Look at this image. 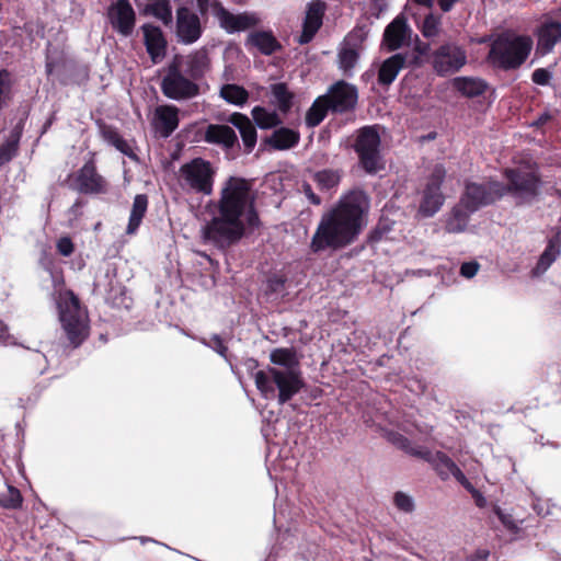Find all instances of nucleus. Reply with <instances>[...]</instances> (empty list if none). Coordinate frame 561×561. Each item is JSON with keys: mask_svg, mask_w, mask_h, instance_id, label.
<instances>
[{"mask_svg": "<svg viewBox=\"0 0 561 561\" xmlns=\"http://www.w3.org/2000/svg\"><path fill=\"white\" fill-rule=\"evenodd\" d=\"M433 68L438 76L459 71L467 62L466 50L456 43H445L433 53Z\"/></svg>", "mask_w": 561, "mask_h": 561, "instance_id": "11", "label": "nucleus"}, {"mask_svg": "<svg viewBox=\"0 0 561 561\" xmlns=\"http://www.w3.org/2000/svg\"><path fill=\"white\" fill-rule=\"evenodd\" d=\"M203 34L199 16L186 7L176 10V36L180 43L191 45Z\"/></svg>", "mask_w": 561, "mask_h": 561, "instance_id": "14", "label": "nucleus"}, {"mask_svg": "<svg viewBox=\"0 0 561 561\" xmlns=\"http://www.w3.org/2000/svg\"><path fill=\"white\" fill-rule=\"evenodd\" d=\"M272 102L277 106L279 112L286 114L293 106L294 93L289 91L288 87L284 82L271 84Z\"/></svg>", "mask_w": 561, "mask_h": 561, "instance_id": "33", "label": "nucleus"}, {"mask_svg": "<svg viewBox=\"0 0 561 561\" xmlns=\"http://www.w3.org/2000/svg\"><path fill=\"white\" fill-rule=\"evenodd\" d=\"M75 190L81 194L98 195L107 192V182L100 175L93 162H87L75 178Z\"/></svg>", "mask_w": 561, "mask_h": 561, "instance_id": "16", "label": "nucleus"}, {"mask_svg": "<svg viewBox=\"0 0 561 561\" xmlns=\"http://www.w3.org/2000/svg\"><path fill=\"white\" fill-rule=\"evenodd\" d=\"M245 46L255 47L264 56H271L283 48L272 31H255L250 33L247 37Z\"/></svg>", "mask_w": 561, "mask_h": 561, "instance_id": "23", "label": "nucleus"}, {"mask_svg": "<svg viewBox=\"0 0 561 561\" xmlns=\"http://www.w3.org/2000/svg\"><path fill=\"white\" fill-rule=\"evenodd\" d=\"M10 75L7 70L0 71V93H4V90L9 85Z\"/></svg>", "mask_w": 561, "mask_h": 561, "instance_id": "60", "label": "nucleus"}, {"mask_svg": "<svg viewBox=\"0 0 561 561\" xmlns=\"http://www.w3.org/2000/svg\"><path fill=\"white\" fill-rule=\"evenodd\" d=\"M531 48L533 39L529 36L504 32L491 43L488 61L500 70H515L526 61Z\"/></svg>", "mask_w": 561, "mask_h": 561, "instance_id": "4", "label": "nucleus"}, {"mask_svg": "<svg viewBox=\"0 0 561 561\" xmlns=\"http://www.w3.org/2000/svg\"><path fill=\"white\" fill-rule=\"evenodd\" d=\"M179 126V110L173 105L156 108V128L162 137H169Z\"/></svg>", "mask_w": 561, "mask_h": 561, "instance_id": "25", "label": "nucleus"}, {"mask_svg": "<svg viewBox=\"0 0 561 561\" xmlns=\"http://www.w3.org/2000/svg\"><path fill=\"white\" fill-rule=\"evenodd\" d=\"M434 454L431 449L424 446L414 445L413 449H411L410 456H413L415 458H420L428 463H431Z\"/></svg>", "mask_w": 561, "mask_h": 561, "instance_id": "53", "label": "nucleus"}, {"mask_svg": "<svg viewBox=\"0 0 561 561\" xmlns=\"http://www.w3.org/2000/svg\"><path fill=\"white\" fill-rule=\"evenodd\" d=\"M227 122L233 126V128L238 129L242 144L244 147V152L250 153L257 141V133L252 121L242 113H232Z\"/></svg>", "mask_w": 561, "mask_h": 561, "instance_id": "21", "label": "nucleus"}, {"mask_svg": "<svg viewBox=\"0 0 561 561\" xmlns=\"http://www.w3.org/2000/svg\"><path fill=\"white\" fill-rule=\"evenodd\" d=\"M313 181L320 191L330 192L339 186L341 172L332 169L320 170L313 174Z\"/></svg>", "mask_w": 561, "mask_h": 561, "instance_id": "38", "label": "nucleus"}, {"mask_svg": "<svg viewBox=\"0 0 561 561\" xmlns=\"http://www.w3.org/2000/svg\"><path fill=\"white\" fill-rule=\"evenodd\" d=\"M299 140L300 134L298 130L288 127H279L276 128L265 141L276 150H288L297 146Z\"/></svg>", "mask_w": 561, "mask_h": 561, "instance_id": "27", "label": "nucleus"}, {"mask_svg": "<svg viewBox=\"0 0 561 561\" xmlns=\"http://www.w3.org/2000/svg\"><path fill=\"white\" fill-rule=\"evenodd\" d=\"M254 381L265 399L277 398L279 404H285L305 386L301 371L282 370L268 367L266 370L254 373Z\"/></svg>", "mask_w": 561, "mask_h": 561, "instance_id": "5", "label": "nucleus"}, {"mask_svg": "<svg viewBox=\"0 0 561 561\" xmlns=\"http://www.w3.org/2000/svg\"><path fill=\"white\" fill-rule=\"evenodd\" d=\"M440 24L442 22L439 15L428 13L424 18L420 31L425 38H434L440 32Z\"/></svg>", "mask_w": 561, "mask_h": 561, "instance_id": "45", "label": "nucleus"}, {"mask_svg": "<svg viewBox=\"0 0 561 561\" xmlns=\"http://www.w3.org/2000/svg\"><path fill=\"white\" fill-rule=\"evenodd\" d=\"M213 14L219 26L228 34H234L250 30L261 23V18L255 12L244 11L238 14L226 9L219 0L213 1Z\"/></svg>", "mask_w": 561, "mask_h": 561, "instance_id": "10", "label": "nucleus"}, {"mask_svg": "<svg viewBox=\"0 0 561 561\" xmlns=\"http://www.w3.org/2000/svg\"><path fill=\"white\" fill-rule=\"evenodd\" d=\"M286 277L280 274H273L267 278L266 282V294L278 295L285 290Z\"/></svg>", "mask_w": 561, "mask_h": 561, "instance_id": "47", "label": "nucleus"}, {"mask_svg": "<svg viewBox=\"0 0 561 561\" xmlns=\"http://www.w3.org/2000/svg\"><path fill=\"white\" fill-rule=\"evenodd\" d=\"M57 250L64 256H69L73 252V243L67 238H60L57 242Z\"/></svg>", "mask_w": 561, "mask_h": 561, "instance_id": "56", "label": "nucleus"}, {"mask_svg": "<svg viewBox=\"0 0 561 561\" xmlns=\"http://www.w3.org/2000/svg\"><path fill=\"white\" fill-rule=\"evenodd\" d=\"M446 178V170L443 164H436L428 178L427 184L425 187L442 191V185Z\"/></svg>", "mask_w": 561, "mask_h": 561, "instance_id": "46", "label": "nucleus"}, {"mask_svg": "<svg viewBox=\"0 0 561 561\" xmlns=\"http://www.w3.org/2000/svg\"><path fill=\"white\" fill-rule=\"evenodd\" d=\"M559 254H560L559 247L553 242V240H549L546 249L539 256V260H538L536 266L533 268V274L536 276L543 274L551 266V264L557 260Z\"/></svg>", "mask_w": 561, "mask_h": 561, "instance_id": "40", "label": "nucleus"}, {"mask_svg": "<svg viewBox=\"0 0 561 561\" xmlns=\"http://www.w3.org/2000/svg\"><path fill=\"white\" fill-rule=\"evenodd\" d=\"M530 496H531V508L538 516L545 517L551 513L550 501L543 502L533 491H530Z\"/></svg>", "mask_w": 561, "mask_h": 561, "instance_id": "50", "label": "nucleus"}, {"mask_svg": "<svg viewBox=\"0 0 561 561\" xmlns=\"http://www.w3.org/2000/svg\"><path fill=\"white\" fill-rule=\"evenodd\" d=\"M23 497L19 489L7 486L5 492L0 493V506L7 510H18L22 506Z\"/></svg>", "mask_w": 561, "mask_h": 561, "instance_id": "44", "label": "nucleus"}, {"mask_svg": "<svg viewBox=\"0 0 561 561\" xmlns=\"http://www.w3.org/2000/svg\"><path fill=\"white\" fill-rule=\"evenodd\" d=\"M16 150V142L8 141L0 147V165L9 162Z\"/></svg>", "mask_w": 561, "mask_h": 561, "instance_id": "51", "label": "nucleus"}, {"mask_svg": "<svg viewBox=\"0 0 561 561\" xmlns=\"http://www.w3.org/2000/svg\"><path fill=\"white\" fill-rule=\"evenodd\" d=\"M506 183L489 179L483 182L466 181L460 199L470 210L492 205L508 195L515 206H530L538 201L541 190V179L534 171L520 168H506L503 171Z\"/></svg>", "mask_w": 561, "mask_h": 561, "instance_id": "3", "label": "nucleus"}, {"mask_svg": "<svg viewBox=\"0 0 561 561\" xmlns=\"http://www.w3.org/2000/svg\"><path fill=\"white\" fill-rule=\"evenodd\" d=\"M489 557V551L479 550L476 554L470 557V561H486Z\"/></svg>", "mask_w": 561, "mask_h": 561, "instance_id": "64", "label": "nucleus"}, {"mask_svg": "<svg viewBox=\"0 0 561 561\" xmlns=\"http://www.w3.org/2000/svg\"><path fill=\"white\" fill-rule=\"evenodd\" d=\"M213 1L214 0H196L197 9L202 15H206L210 9L213 10Z\"/></svg>", "mask_w": 561, "mask_h": 561, "instance_id": "58", "label": "nucleus"}, {"mask_svg": "<svg viewBox=\"0 0 561 561\" xmlns=\"http://www.w3.org/2000/svg\"><path fill=\"white\" fill-rule=\"evenodd\" d=\"M453 87L463 96L477 98L482 95L488 85L484 80L471 77H457L453 80Z\"/></svg>", "mask_w": 561, "mask_h": 561, "instance_id": "28", "label": "nucleus"}, {"mask_svg": "<svg viewBox=\"0 0 561 561\" xmlns=\"http://www.w3.org/2000/svg\"><path fill=\"white\" fill-rule=\"evenodd\" d=\"M59 320L73 347H78L89 333L88 314L81 307L79 298L72 291L60 296L58 301Z\"/></svg>", "mask_w": 561, "mask_h": 561, "instance_id": "6", "label": "nucleus"}, {"mask_svg": "<svg viewBox=\"0 0 561 561\" xmlns=\"http://www.w3.org/2000/svg\"><path fill=\"white\" fill-rule=\"evenodd\" d=\"M83 202L81 199H77L75 204L69 208V214L73 217H78L80 215L79 209L83 206Z\"/></svg>", "mask_w": 561, "mask_h": 561, "instance_id": "63", "label": "nucleus"}, {"mask_svg": "<svg viewBox=\"0 0 561 561\" xmlns=\"http://www.w3.org/2000/svg\"><path fill=\"white\" fill-rule=\"evenodd\" d=\"M552 78V73L546 68H537L531 75V80L538 85H547Z\"/></svg>", "mask_w": 561, "mask_h": 561, "instance_id": "52", "label": "nucleus"}, {"mask_svg": "<svg viewBox=\"0 0 561 561\" xmlns=\"http://www.w3.org/2000/svg\"><path fill=\"white\" fill-rule=\"evenodd\" d=\"M407 438L408 437L403 436L400 433H391L389 435L390 442L398 448H400V446L405 442Z\"/></svg>", "mask_w": 561, "mask_h": 561, "instance_id": "59", "label": "nucleus"}, {"mask_svg": "<svg viewBox=\"0 0 561 561\" xmlns=\"http://www.w3.org/2000/svg\"><path fill=\"white\" fill-rule=\"evenodd\" d=\"M407 64V55L402 53L394 54L385 59L378 71V83L382 87H389L397 78L398 73Z\"/></svg>", "mask_w": 561, "mask_h": 561, "instance_id": "24", "label": "nucleus"}, {"mask_svg": "<svg viewBox=\"0 0 561 561\" xmlns=\"http://www.w3.org/2000/svg\"><path fill=\"white\" fill-rule=\"evenodd\" d=\"M480 265L476 261L465 262L460 266V275L466 278H472L479 271Z\"/></svg>", "mask_w": 561, "mask_h": 561, "instance_id": "55", "label": "nucleus"}, {"mask_svg": "<svg viewBox=\"0 0 561 561\" xmlns=\"http://www.w3.org/2000/svg\"><path fill=\"white\" fill-rule=\"evenodd\" d=\"M204 140L207 144L221 147L225 151L240 149V144L232 125L209 124L204 130Z\"/></svg>", "mask_w": 561, "mask_h": 561, "instance_id": "17", "label": "nucleus"}, {"mask_svg": "<svg viewBox=\"0 0 561 561\" xmlns=\"http://www.w3.org/2000/svg\"><path fill=\"white\" fill-rule=\"evenodd\" d=\"M144 42L151 60L157 64L165 55L167 41L159 26L152 24H144Z\"/></svg>", "mask_w": 561, "mask_h": 561, "instance_id": "20", "label": "nucleus"}, {"mask_svg": "<svg viewBox=\"0 0 561 561\" xmlns=\"http://www.w3.org/2000/svg\"><path fill=\"white\" fill-rule=\"evenodd\" d=\"M142 13L152 15L161 21L165 26L173 23L172 5L170 0H149L145 5Z\"/></svg>", "mask_w": 561, "mask_h": 561, "instance_id": "31", "label": "nucleus"}, {"mask_svg": "<svg viewBox=\"0 0 561 561\" xmlns=\"http://www.w3.org/2000/svg\"><path fill=\"white\" fill-rule=\"evenodd\" d=\"M111 27L124 37L133 34L136 25V12L129 0H117L106 11Z\"/></svg>", "mask_w": 561, "mask_h": 561, "instance_id": "13", "label": "nucleus"}, {"mask_svg": "<svg viewBox=\"0 0 561 561\" xmlns=\"http://www.w3.org/2000/svg\"><path fill=\"white\" fill-rule=\"evenodd\" d=\"M352 148L358 157L359 165L366 173L376 174L383 168L378 125H368L357 129Z\"/></svg>", "mask_w": 561, "mask_h": 561, "instance_id": "7", "label": "nucleus"}, {"mask_svg": "<svg viewBox=\"0 0 561 561\" xmlns=\"http://www.w3.org/2000/svg\"><path fill=\"white\" fill-rule=\"evenodd\" d=\"M393 503L399 511L404 513H412L415 507L412 496L402 491L394 493Z\"/></svg>", "mask_w": 561, "mask_h": 561, "instance_id": "48", "label": "nucleus"}, {"mask_svg": "<svg viewBox=\"0 0 561 561\" xmlns=\"http://www.w3.org/2000/svg\"><path fill=\"white\" fill-rule=\"evenodd\" d=\"M450 476H453L460 484L467 482V478L463 474V472L459 469L458 466L450 472Z\"/></svg>", "mask_w": 561, "mask_h": 561, "instance_id": "62", "label": "nucleus"}, {"mask_svg": "<svg viewBox=\"0 0 561 561\" xmlns=\"http://www.w3.org/2000/svg\"><path fill=\"white\" fill-rule=\"evenodd\" d=\"M537 35V53L540 55L551 53L556 44L561 41V22L553 20L543 22Z\"/></svg>", "mask_w": 561, "mask_h": 561, "instance_id": "22", "label": "nucleus"}, {"mask_svg": "<svg viewBox=\"0 0 561 561\" xmlns=\"http://www.w3.org/2000/svg\"><path fill=\"white\" fill-rule=\"evenodd\" d=\"M181 70L197 81L204 78L205 73L209 70L210 60L206 49H198L187 55L183 60L175 61Z\"/></svg>", "mask_w": 561, "mask_h": 561, "instance_id": "19", "label": "nucleus"}, {"mask_svg": "<svg viewBox=\"0 0 561 561\" xmlns=\"http://www.w3.org/2000/svg\"><path fill=\"white\" fill-rule=\"evenodd\" d=\"M148 208V196L145 194H138L135 196L128 225L126 228L127 234H134L138 230L142 218L145 217Z\"/></svg>", "mask_w": 561, "mask_h": 561, "instance_id": "32", "label": "nucleus"}, {"mask_svg": "<svg viewBox=\"0 0 561 561\" xmlns=\"http://www.w3.org/2000/svg\"><path fill=\"white\" fill-rule=\"evenodd\" d=\"M325 8L327 4L323 0H312L308 5L304 25L313 28V32H318L322 25Z\"/></svg>", "mask_w": 561, "mask_h": 561, "instance_id": "36", "label": "nucleus"}, {"mask_svg": "<svg viewBox=\"0 0 561 561\" xmlns=\"http://www.w3.org/2000/svg\"><path fill=\"white\" fill-rule=\"evenodd\" d=\"M370 201L363 190H352L320 218L310 241L313 253L336 252L352 244L365 226Z\"/></svg>", "mask_w": 561, "mask_h": 561, "instance_id": "2", "label": "nucleus"}, {"mask_svg": "<svg viewBox=\"0 0 561 561\" xmlns=\"http://www.w3.org/2000/svg\"><path fill=\"white\" fill-rule=\"evenodd\" d=\"M445 196L442 191H434L432 188H424L423 197L419 207V213L422 217H433L444 205Z\"/></svg>", "mask_w": 561, "mask_h": 561, "instance_id": "30", "label": "nucleus"}, {"mask_svg": "<svg viewBox=\"0 0 561 561\" xmlns=\"http://www.w3.org/2000/svg\"><path fill=\"white\" fill-rule=\"evenodd\" d=\"M316 34L317 32H313V28L302 24V32L298 39L299 44H308L309 42L312 41Z\"/></svg>", "mask_w": 561, "mask_h": 561, "instance_id": "57", "label": "nucleus"}, {"mask_svg": "<svg viewBox=\"0 0 561 561\" xmlns=\"http://www.w3.org/2000/svg\"><path fill=\"white\" fill-rule=\"evenodd\" d=\"M366 38V33L363 28H354L348 33L344 41V46L339 51V66L346 77L353 76L359 58V47Z\"/></svg>", "mask_w": 561, "mask_h": 561, "instance_id": "15", "label": "nucleus"}, {"mask_svg": "<svg viewBox=\"0 0 561 561\" xmlns=\"http://www.w3.org/2000/svg\"><path fill=\"white\" fill-rule=\"evenodd\" d=\"M323 98L327 101V105L330 106L331 112L343 114L355 108L358 92L354 84L340 80L329 88Z\"/></svg>", "mask_w": 561, "mask_h": 561, "instance_id": "12", "label": "nucleus"}, {"mask_svg": "<svg viewBox=\"0 0 561 561\" xmlns=\"http://www.w3.org/2000/svg\"><path fill=\"white\" fill-rule=\"evenodd\" d=\"M251 114L255 125L261 129L274 128L282 124V118L275 111H268L263 106H254Z\"/></svg>", "mask_w": 561, "mask_h": 561, "instance_id": "35", "label": "nucleus"}, {"mask_svg": "<svg viewBox=\"0 0 561 561\" xmlns=\"http://www.w3.org/2000/svg\"><path fill=\"white\" fill-rule=\"evenodd\" d=\"M442 480H447L456 468L455 461L443 451H435L431 463Z\"/></svg>", "mask_w": 561, "mask_h": 561, "instance_id": "43", "label": "nucleus"}, {"mask_svg": "<svg viewBox=\"0 0 561 561\" xmlns=\"http://www.w3.org/2000/svg\"><path fill=\"white\" fill-rule=\"evenodd\" d=\"M411 36V28L407 23L403 14L396 16L385 28L382 42L388 50H397L401 48Z\"/></svg>", "mask_w": 561, "mask_h": 561, "instance_id": "18", "label": "nucleus"}, {"mask_svg": "<svg viewBox=\"0 0 561 561\" xmlns=\"http://www.w3.org/2000/svg\"><path fill=\"white\" fill-rule=\"evenodd\" d=\"M215 176L213 163L198 157L180 167L179 184L186 192L208 196L213 193Z\"/></svg>", "mask_w": 561, "mask_h": 561, "instance_id": "8", "label": "nucleus"}, {"mask_svg": "<svg viewBox=\"0 0 561 561\" xmlns=\"http://www.w3.org/2000/svg\"><path fill=\"white\" fill-rule=\"evenodd\" d=\"M102 137L107 144L115 147L123 154L131 159H137L130 145L121 136L116 128L112 126H104L102 128Z\"/></svg>", "mask_w": 561, "mask_h": 561, "instance_id": "34", "label": "nucleus"}, {"mask_svg": "<svg viewBox=\"0 0 561 561\" xmlns=\"http://www.w3.org/2000/svg\"><path fill=\"white\" fill-rule=\"evenodd\" d=\"M300 192L304 193L310 204L318 206L322 203L320 196L313 192L312 186L309 183L304 182L301 184Z\"/></svg>", "mask_w": 561, "mask_h": 561, "instance_id": "54", "label": "nucleus"}, {"mask_svg": "<svg viewBox=\"0 0 561 561\" xmlns=\"http://www.w3.org/2000/svg\"><path fill=\"white\" fill-rule=\"evenodd\" d=\"M458 0H438V5L443 12H449Z\"/></svg>", "mask_w": 561, "mask_h": 561, "instance_id": "61", "label": "nucleus"}, {"mask_svg": "<svg viewBox=\"0 0 561 561\" xmlns=\"http://www.w3.org/2000/svg\"><path fill=\"white\" fill-rule=\"evenodd\" d=\"M198 341L206 347L211 348L220 357H222L229 364L231 370L234 373L232 356L231 354H229L228 346L225 344L224 340L219 334H211L209 339L199 337Z\"/></svg>", "mask_w": 561, "mask_h": 561, "instance_id": "42", "label": "nucleus"}, {"mask_svg": "<svg viewBox=\"0 0 561 561\" xmlns=\"http://www.w3.org/2000/svg\"><path fill=\"white\" fill-rule=\"evenodd\" d=\"M329 111L330 106L327 105V101L323 95L319 96L307 111L305 118L306 125L308 127L318 126L325 118Z\"/></svg>", "mask_w": 561, "mask_h": 561, "instance_id": "39", "label": "nucleus"}, {"mask_svg": "<svg viewBox=\"0 0 561 561\" xmlns=\"http://www.w3.org/2000/svg\"><path fill=\"white\" fill-rule=\"evenodd\" d=\"M474 213V210H470V208L459 199L446 219L445 230L449 233L463 232L468 227L471 215Z\"/></svg>", "mask_w": 561, "mask_h": 561, "instance_id": "26", "label": "nucleus"}, {"mask_svg": "<svg viewBox=\"0 0 561 561\" xmlns=\"http://www.w3.org/2000/svg\"><path fill=\"white\" fill-rule=\"evenodd\" d=\"M270 360L274 365L282 367V370L301 371L299 358L294 348H274L270 354Z\"/></svg>", "mask_w": 561, "mask_h": 561, "instance_id": "29", "label": "nucleus"}, {"mask_svg": "<svg viewBox=\"0 0 561 561\" xmlns=\"http://www.w3.org/2000/svg\"><path fill=\"white\" fill-rule=\"evenodd\" d=\"M161 90L167 98L175 101L191 100L199 94V85L176 62L169 66L161 81Z\"/></svg>", "mask_w": 561, "mask_h": 561, "instance_id": "9", "label": "nucleus"}, {"mask_svg": "<svg viewBox=\"0 0 561 561\" xmlns=\"http://www.w3.org/2000/svg\"><path fill=\"white\" fill-rule=\"evenodd\" d=\"M213 216L203 227V239L220 250L238 243L247 229L260 226L251 184L243 178L229 176L222 184L219 198L213 202Z\"/></svg>", "mask_w": 561, "mask_h": 561, "instance_id": "1", "label": "nucleus"}, {"mask_svg": "<svg viewBox=\"0 0 561 561\" xmlns=\"http://www.w3.org/2000/svg\"><path fill=\"white\" fill-rule=\"evenodd\" d=\"M24 362L28 370L35 375H43L48 368V360L44 353L38 350L27 348Z\"/></svg>", "mask_w": 561, "mask_h": 561, "instance_id": "41", "label": "nucleus"}, {"mask_svg": "<svg viewBox=\"0 0 561 561\" xmlns=\"http://www.w3.org/2000/svg\"><path fill=\"white\" fill-rule=\"evenodd\" d=\"M220 96L230 104L243 106L249 100V92L241 85L228 83L221 87Z\"/></svg>", "mask_w": 561, "mask_h": 561, "instance_id": "37", "label": "nucleus"}, {"mask_svg": "<svg viewBox=\"0 0 561 561\" xmlns=\"http://www.w3.org/2000/svg\"><path fill=\"white\" fill-rule=\"evenodd\" d=\"M494 512L507 530L514 534L519 531V524L522 523V520L515 519L511 514L505 513L500 507H496Z\"/></svg>", "mask_w": 561, "mask_h": 561, "instance_id": "49", "label": "nucleus"}]
</instances>
